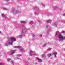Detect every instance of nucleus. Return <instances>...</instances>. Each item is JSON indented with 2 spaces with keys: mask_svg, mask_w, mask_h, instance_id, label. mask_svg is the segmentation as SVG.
<instances>
[{
  "mask_svg": "<svg viewBox=\"0 0 65 65\" xmlns=\"http://www.w3.org/2000/svg\"><path fill=\"white\" fill-rule=\"evenodd\" d=\"M26 65H27L28 64V63H26V64H25Z\"/></svg>",
  "mask_w": 65,
  "mask_h": 65,
  "instance_id": "nucleus-39",
  "label": "nucleus"
},
{
  "mask_svg": "<svg viewBox=\"0 0 65 65\" xmlns=\"http://www.w3.org/2000/svg\"><path fill=\"white\" fill-rule=\"evenodd\" d=\"M51 49L50 48V49H47V51H51Z\"/></svg>",
  "mask_w": 65,
  "mask_h": 65,
  "instance_id": "nucleus-21",
  "label": "nucleus"
},
{
  "mask_svg": "<svg viewBox=\"0 0 65 65\" xmlns=\"http://www.w3.org/2000/svg\"><path fill=\"white\" fill-rule=\"evenodd\" d=\"M57 8V6H55V7H54V9H56V8Z\"/></svg>",
  "mask_w": 65,
  "mask_h": 65,
  "instance_id": "nucleus-30",
  "label": "nucleus"
},
{
  "mask_svg": "<svg viewBox=\"0 0 65 65\" xmlns=\"http://www.w3.org/2000/svg\"><path fill=\"white\" fill-rule=\"evenodd\" d=\"M10 60V59H7V61H8V62H9V60Z\"/></svg>",
  "mask_w": 65,
  "mask_h": 65,
  "instance_id": "nucleus-28",
  "label": "nucleus"
},
{
  "mask_svg": "<svg viewBox=\"0 0 65 65\" xmlns=\"http://www.w3.org/2000/svg\"><path fill=\"white\" fill-rule=\"evenodd\" d=\"M19 59V57L18 58H17V59Z\"/></svg>",
  "mask_w": 65,
  "mask_h": 65,
  "instance_id": "nucleus-37",
  "label": "nucleus"
},
{
  "mask_svg": "<svg viewBox=\"0 0 65 65\" xmlns=\"http://www.w3.org/2000/svg\"><path fill=\"white\" fill-rule=\"evenodd\" d=\"M20 51H21V52H22L23 50L22 49H20Z\"/></svg>",
  "mask_w": 65,
  "mask_h": 65,
  "instance_id": "nucleus-33",
  "label": "nucleus"
},
{
  "mask_svg": "<svg viewBox=\"0 0 65 65\" xmlns=\"http://www.w3.org/2000/svg\"><path fill=\"white\" fill-rule=\"evenodd\" d=\"M0 34H1V35H2V34H1V31H0Z\"/></svg>",
  "mask_w": 65,
  "mask_h": 65,
  "instance_id": "nucleus-32",
  "label": "nucleus"
},
{
  "mask_svg": "<svg viewBox=\"0 0 65 65\" xmlns=\"http://www.w3.org/2000/svg\"><path fill=\"white\" fill-rule=\"evenodd\" d=\"M38 11L39 12V13H40L41 14V13L43 12H42L41 11Z\"/></svg>",
  "mask_w": 65,
  "mask_h": 65,
  "instance_id": "nucleus-19",
  "label": "nucleus"
},
{
  "mask_svg": "<svg viewBox=\"0 0 65 65\" xmlns=\"http://www.w3.org/2000/svg\"><path fill=\"white\" fill-rule=\"evenodd\" d=\"M21 47V46H15L14 47V48H20Z\"/></svg>",
  "mask_w": 65,
  "mask_h": 65,
  "instance_id": "nucleus-13",
  "label": "nucleus"
},
{
  "mask_svg": "<svg viewBox=\"0 0 65 65\" xmlns=\"http://www.w3.org/2000/svg\"><path fill=\"white\" fill-rule=\"evenodd\" d=\"M57 54V53L56 52H54L53 53V55H54V58H56V54Z\"/></svg>",
  "mask_w": 65,
  "mask_h": 65,
  "instance_id": "nucleus-9",
  "label": "nucleus"
},
{
  "mask_svg": "<svg viewBox=\"0 0 65 65\" xmlns=\"http://www.w3.org/2000/svg\"><path fill=\"white\" fill-rule=\"evenodd\" d=\"M11 62L12 63H13V61H11Z\"/></svg>",
  "mask_w": 65,
  "mask_h": 65,
  "instance_id": "nucleus-38",
  "label": "nucleus"
},
{
  "mask_svg": "<svg viewBox=\"0 0 65 65\" xmlns=\"http://www.w3.org/2000/svg\"><path fill=\"white\" fill-rule=\"evenodd\" d=\"M3 10H7V9L6 8H3Z\"/></svg>",
  "mask_w": 65,
  "mask_h": 65,
  "instance_id": "nucleus-24",
  "label": "nucleus"
},
{
  "mask_svg": "<svg viewBox=\"0 0 65 65\" xmlns=\"http://www.w3.org/2000/svg\"><path fill=\"white\" fill-rule=\"evenodd\" d=\"M30 24H33V22L32 21L30 22Z\"/></svg>",
  "mask_w": 65,
  "mask_h": 65,
  "instance_id": "nucleus-26",
  "label": "nucleus"
},
{
  "mask_svg": "<svg viewBox=\"0 0 65 65\" xmlns=\"http://www.w3.org/2000/svg\"><path fill=\"white\" fill-rule=\"evenodd\" d=\"M53 26H57V24L56 23H54L53 24Z\"/></svg>",
  "mask_w": 65,
  "mask_h": 65,
  "instance_id": "nucleus-17",
  "label": "nucleus"
},
{
  "mask_svg": "<svg viewBox=\"0 0 65 65\" xmlns=\"http://www.w3.org/2000/svg\"><path fill=\"white\" fill-rule=\"evenodd\" d=\"M27 30L26 29H23L22 30V32H23H23H24H24H27Z\"/></svg>",
  "mask_w": 65,
  "mask_h": 65,
  "instance_id": "nucleus-15",
  "label": "nucleus"
},
{
  "mask_svg": "<svg viewBox=\"0 0 65 65\" xmlns=\"http://www.w3.org/2000/svg\"><path fill=\"white\" fill-rule=\"evenodd\" d=\"M37 59L40 62H42V60H41V59H40L39 58H37Z\"/></svg>",
  "mask_w": 65,
  "mask_h": 65,
  "instance_id": "nucleus-10",
  "label": "nucleus"
},
{
  "mask_svg": "<svg viewBox=\"0 0 65 65\" xmlns=\"http://www.w3.org/2000/svg\"><path fill=\"white\" fill-rule=\"evenodd\" d=\"M17 56H18L19 57H20V56H22V55L21 54H17Z\"/></svg>",
  "mask_w": 65,
  "mask_h": 65,
  "instance_id": "nucleus-18",
  "label": "nucleus"
},
{
  "mask_svg": "<svg viewBox=\"0 0 65 65\" xmlns=\"http://www.w3.org/2000/svg\"><path fill=\"white\" fill-rule=\"evenodd\" d=\"M8 43H6L5 44V45L7 46L8 45V44H11L12 45V43L13 41H16V39L13 37H11L9 39H8Z\"/></svg>",
  "mask_w": 65,
  "mask_h": 65,
  "instance_id": "nucleus-2",
  "label": "nucleus"
},
{
  "mask_svg": "<svg viewBox=\"0 0 65 65\" xmlns=\"http://www.w3.org/2000/svg\"><path fill=\"white\" fill-rule=\"evenodd\" d=\"M33 10H34V9H33Z\"/></svg>",
  "mask_w": 65,
  "mask_h": 65,
  "instance_id": "nucleus-40",
  "label": "nucleus"
},
{
  "mask_svg": "<svg viewBox=\"0 0 65 65\" xmlns=\"http://www.w3.org/2000/svg\"><path fill=\"white\" fill-rule=\"evenodd\" d=\"M38 22H39H39H40V21L38 20Z\"/></svg>",
  "mask_w": 65,
  "mask_h": 65,
  "instance_id": "nucleus-35",
  "label": "nucleus"
},
{
  "mask_svg": "<svg viewBox=\"0 0 65 65\" xmlns=\"http://www.w3.org/2000/svg\"><path fill=\"white\" fill-rule=\"evenodd\" d=\"M40 37H42V35H39Z\"/></svg>",
  "mask_w": 65,
  "mask_h": 65,
  "instance_id": "nucleus-29",
  "label": "nucleus"
},
{
  "mask_svg": "<svg viewBox=\"0 0 65 65\" xmlns=\"http://www.w3.org/2000/svg\"><path fill=\"white\" fill-rule=\"evenodd\" d=\"M2 18H5V19H6V16H5V15H4V14H2Z\"/></svg>",
  "mask_w": 65,
  "mask_h": 65,
  "instance_id": "nucleus-11",
  "label": "nucleus"
},
{
  "mask_svg": "<svg viewBox=\"0 0 65 65\" xmlns=\"http://www.w3.org/2000/svg\"><path fill=\"white\" fill-rule=\"evenodd\" d=\"M46 27L47 30V33L48 34L50 32V30L49 29L50 27H49V26L48 25H46Z\"/></svg>",
  "mask_w": 65,
  "mask_h": 65,
  "instance_id": "nucleus-6",
  "label": "nucleus"
},
{
  "mask_svg": "<svg viewBox=\"0 0 65 65\" xmlns=\"http://www.w3.org/2000/svg\"><path fill=\"white\" fill-rule=\"evenodd\" d=\"M4 63H0V65H4Z\"/></svg>",
  "mask_w": 65,
  "mask_h": 65,
  "instance_id": "nucleus-22",
  "label": "nucleus"
},
{
  "mask_svg": "<svg viewBox=\"0 0 65 65\" xmlns=\"http://www.w3.org/2000/svg\"><path fill=\"white\" fill-rule=\"evenodd\" d=\"M43 7H45V5H43Z\"/></svg>",
  "mask_w": 65,
  "mask_h": 65,
  "instance_id": "nucleus-34",
  "label": "nucleus"
},
{
  "mask_svg": "<svg viewBox=\"0 0 65 65\" xmlns=\"http://www.w3.org/2000/svg\"><path fill=\"white\" fill-rule=\"evenodd\" d=\"M47 56L48 57H50V56H52V54L51 53L48 54H47Z\"/></svg>",
  "mask_w": 65,
  "mask_h": 65,
  "instance_id": "nucleus-14",
  "label": "nucleus"
},
{
  "mask_svg": "<svg viewBox=\"0 0 65 65\" xmlns=\"http://www.w3.org/2000/svg\"><path fill=\"white\" fill-rule=\"evenodd\" d=\"M56 35L59 38L58 41H62L63 39H65V37H64L62 35L60 32L58 31L56 32Z\"/></svg>",
  "mask_w": 65,
  "mask_h": 65,
  "instance_id": "nucleus-1",
  "label": "nucleus"
},
{
  "mask_svg": "<svg viewBox=\"0 0 65 65\" xmlns=\"http://www.w3.org/2000/svg\"><path fill=\"white\" fill-rule=\"evenodd\" d=\"M32 51L31 50H30V53H29V55H30V56H32H32H35V53H32Z\"/></svg>",
  "mask_w": 65,
  "mask_h": 65,
  "instance_id": "nucleus-7",
  "label": "nucleus"
},
{
  "mask_svg": "<svg viewBox=\"0 0 65 65\" xmlns=\"http://www.w3.org/2000/svg\"><path fill=\"white\" fill-rule=\"evenodd\" d=\"M62 32L63 33H65V31H62Z\"/></svg>",
  "mask_w": 65,
  "mask_h": 65,
  "instance_id": "nucleus-23",
  "label": "nucleus"
},
{
  "mask_svg": "<svg viewBox=\"0 0 65 65\" xmlns=\"http://www.w3.org/2000/svg\"><path fill=\"white\" fill-rule=\"evenodd\" d=\"M21 22L22 23H23V24H25L26 23V22L25 21H21Z\"/></svg>",
  "mask_w": 65,
  "mask_h": 65,
  "instance_id": "nucleus-16",
  "label": "nucleus"
},
{
  "mask_svg": "<svg viewBox=\"0 0 65 65\" xmlns=\"http://www.w3.org/2000/svg\"><path fill=\"white\" fill-rule=\"evenodd\" d=\"M46 44H44L43 45V46H46Z\"/></svg>",
  "mask_w": 65,
  "mask_h": 65,
  "instance_id": "nucleus-27",
  "label": "nucleus"
},
{
  "mask_svg": "<svg viewBox=\"0 0 65 65\" xmlns=\"http://www.w3.org/2000/svg\"><path fill=\"white\" fill-rule=\"evenodd\" d=\"M15 50H14L13 51H11L9 53L10 55H12L13 54H14V52H15Z\"/></svg>",
  "mask_w": 65,
  "mask_h": 65,
  "instance_id": "nucleus-8",
  "label": "nucleus"
},
{
  "mask_svg": "<svg viewBox=\"0 0 65 65\" xmlns=\"http://www.w3.org/2000/svg\"><path fill=\"white\" fill-rule=\"evenodd\" d=\"M64 56H65V55H64Z\"/></svg>",
  "mask_w": 65,
  "mask_h": 65,
  "instance_id": "nucleus-41",
  "label": "nucleus"
},
{
  "mask_svg": "<svg viewBox=\"0 0 65 65\" xmlns=\"http://www.w3.org/2000/svg\"><path fill=\"white\" fill-rule=\"evenodd\" d=\"M63 15H64V16L65 15V13L64 14H63Z\"/></svg>",
  "mask_w": 65,
  "mask_h": 65,
  "instance_id": "nucleus-36",
  "label": "nucleus"
},
{
  "mask_svg": "<svg viewBox=\"0 0 65 65\" xmlns=\"http://www.w3.org/2000/svg\"><path fill=\"white\" fill-rule=\"evenodd\" d=\"M44 13L43 12H42L41 13V14L42 15H43V14Z\"/></svg>",
  "mask_w": 65,
  "mask_h": 65,
  "instance_id": "nucleus-25",
  "label": "nucleus"
},
{
  "mask_svg": "<svg viewBox=\"0 0 65 65\" xmlns=\"http://www.w3.org/2000/svg\"><path fill=\"white\" fill-rule=\"evenodd\" d=\"M42 57H45V55H42Z\"/></svg>",
  "mask_w": 65,
  "mask_h": 65,
  "instance_id": "nucleus-31",
  "label": "nucleus"
},
{
  "mask_svg": "<svg viewBox=\"0 0 65 65\" xmlns=\"http://www.w3.org/2000/svg\"><path fill=\"white\" fill-rule=\"evenodd\" d=\"M34 9H35L36 10V11L34 12V14L37 15H38L39 12L38 11H36V10H39V9H38V8L37 7V6H36L35 8H34Z\"/></svg>",
  "mask_w": 65,
  "mask_h": 65,
  "instance_id": "nucleus-3",
  "label": "nucleus"
},
{
  "mask_svg": "<svg viewBox=\"0 0 65 65\" xmlns=\"http://www.w3.org/2000/svg\"><path fill=\"white\" fill-rule=\"evenodd\" d=\"M23 32H21V34L19 36H17L18 38H22V37L23 36H24L25 34Z\"/></svg>",
  "mask_w": 65,
  "mask_h": 65,
  "instance_id": "nucleus-4",
  "label": "nucleus"
},
{
  "mask_svg": "<svg viewBox=\"0 0 65 65\" xmlns=\"http://www.w3.org/2000/svg\"><path fill=\"white\" fill-rule=\"evenodd\" d=\"M33 38H35V35L33 34Z\"/></svg>",
  "mask_w": 65,
  "mask_h": 65,
  "instance_id": "nucleus-20",
  "label": "nucleus"
},
{
  "mask_svg": "<svg viewBox=\"0 0 65 65\" xmlns=\"http://www.w3.org/2000/svg\"><path fill=\"white\" fill-rule=\"evenodd\" d=\"M12 9L13 10L11 12L13 14H15L16 13H19V12L17 11V10L15 11L14 9H13V8Z\"/></svg>",
  "mask_w": 65,
  "mask_h": 65,
  "instance_id": "nucleus-5",
  "label": "nucleus"
},
{
  "mask_svg": "<svg viewBox=\"0 0 65 65\" xmlns=\"http://www.w3.org/2000/svg\"><path fill=\"white\" fill-rule=\"evenodd\" d=\"M51 20H48L46 21V23H47V24L49 23H51Z\"/></svg>",
  "mask_w": 65,
  "mask_h": 65,
  "instance_id": "nucleus-12",
  "label": "nucleus"
}]
</instances>
